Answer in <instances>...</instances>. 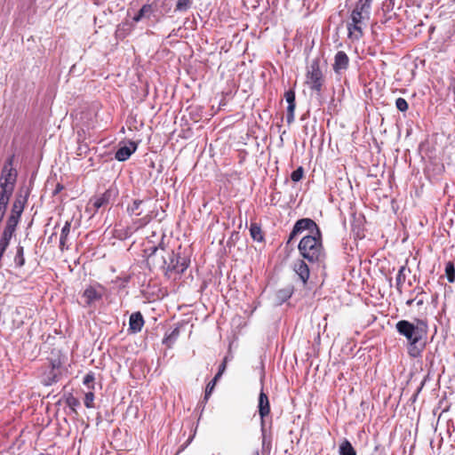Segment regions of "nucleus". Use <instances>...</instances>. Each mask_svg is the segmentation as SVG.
<instances>
[{"mask_svg": "<svg viewBox=\"0 0 455 455\" xmlns=\"http://www.w3.org/2000/svg\"><path fill=\"white\" fill-rule=\"evenodd\" d=\"M339 455H356L355 450L347 439L342 440L339 449Z\"/></svg>", "mask_w": 455, "mask_h": 455, "instance_id": "22", "label": "nucleus"}, {"mask_svg": "<svg viewBox=\"0 0 455 455\" xmlns=\"http://www.w3.org/2000/svg\"><path fill=\"white\" fill-rule=\"evenodd\" d=\"M190 0H178L175 7V11L185 12L190 8Z\"/></svg>", "mask_w": 455, "mask_h": 455, "instance_id": "31", "label": "nucleus"}, {"mask_svg": "<svg viewBox=\"0 0 455 455\" xmlns=\"http://www.w3.org/2000/svg\"><path fill=\"white\" fill-rule=\"evenodd\" d=\"M94 398H95V395H94V393L92 392V390H89L88 392H86L84 394V404L86 408H93L94 407Z\"/></svg>", "mask_w": 455, "mask_h": 455, "instance_id": "30", "label": "nucleus"}, {"mask_svg": "<svg viewBox=\"0 0 455 455\" xmlns=\"http://www.w3.org/2000/svg\"><path fill=\"white\" fill-rule=\"evenodd\" d=\"M298 235H299V234L294 232V228H293L291 232L290 233L287 243H290L295 238V236H297Z\"/></svg>", "mask_w": 455, "mask_h": 455, "instance_id": "40", "label": "nucleus"}, {"mask_svg": "<svg viewBox=\"0 0 455 455\" xmlns=\"http://www.w3.org/2000/svg\"><path fill=\"white\" fill-rule=\"evenodd\" d=\"M148 260L152 259L154 264L165 271L169 276L172 274H182L188 267L189 260L186 257H180L174 251H167L161 243L158 246H151L147 249Z\"/></svg>", "mask_w": 455, "mask_h": 455, "instance_id": "1", "label": "nucleus"}, {"mask_svg": "<svg viewBox=\"0 0 455 455\" xmlns=\"http://www.w3.org/2000/svg\"><path fill=\"white\" fill-rule=\"evenodd\" d=\"M28 195H29V191L28 189L24 191V194H23L22 190H20L18 193L16 199L12 207V212L21 215V213L24 210L25 204L28 201Z\"/></svg>", "mask_w": 455, "mask_h": 455, "instance_id": "16", "label": "nucleus"}, {"mask_svg": "<svg viewBox=\"0 0 455 455\" xmlns=\"http://www.w3.org/2000/svg\"><path fill=\"white\" fill-rule=\"evenodd\" d=\"M70 228H71L70 221H66L65 225L63 226V228L61 229L60 237V249L61 251H64L66 248V243H67L68 236L70 233Z\"/></svg>", "mask_w": 455, "mask_h": 455, "instance_id": "21", "label": "nucleus"}, {"mask_svg": "<svg viewBox=\"0 0 455 455\" xmlns=\"http://www.w3.org/2000/svg\"><path fill=\"white\" fill-rule=\"evenodd\" d=\"M50 370H49V372L46 373L44 372V378H43V383L45 385V386H51L52 384L57 382V374H56V365L54 363H50Z\"/></svg>", "mask_w": 455, "mask_h": 455, "instance_id": "19", "label": "nucleus"}, {"mask_svg": "<svg viewBox=\"0 0 455 455\" xmlns=\"http://www.w3.org/2000/svg\"><path fill=\"white\" fill-rule=\"evenodd\" d=\"M258 410L261 419V427L270 424L267 420L270 414V403L267 394L263 391V388H261L259 395Z\"/></svg>", "mask_w": 455, "mask_h": 455, "instance_id": "10", "label": "nucleus"}, {"mask_svg": "<svg viewBox=\"0 0 455 455\" xmlns=\"http://www.w3.org/2000/svg\"><path fill=\"white\" fill-rule=\"evenodd\" d=\"M407 273H410V269L406 268L405 266H402L396 275V289L399 292H402L403 284L404 283Z\"/></svg>", "mask_w": 455, "mask_h": 455, "instance_id": "20", "label": "nucleus"}, {"mask_svg": "<svg viewBox=\"0 0 455 455\" xmlns=\"http://www.w3.org/2000/svg\"><path fill=\"white\" fill-rule=\"evenodd\" d=\"M293 270L299 275L301 282L306 284L310 275L308 265L303 259H298L294 262Z\"/></svg>", "mask_w": 455, "mask_h": 455, "instance_id": "14", "label": "nucleus"}, {"mask_svg": "<svg viewBox=\"0 0 455 455\" xmlns=\"http://www.w3.org/2000/svg\"><path fill=\"white\" fill-rule=\"evenodd\" d=\"M227 363H228V356H225L224 359H223V362L219 366V371L216 373L215 377H217L219 379L221 378V376L223 375V373L226 371Z\"/></svg>", "mask_w": 455, "mask_h": 455, "instance_id": "38", "label": "nucleus"}, {"mask_svg": "<svg viewBox=\"0 0 455 455\" xmlns=\"http://www.w3.org/2000/svg\"><path fill=\"white\" fill-rule=\"evenodd\" d=\"M395 107L401 112H405L409 108L407 101L403 98H398L395 100Z\"/></svg>", "mask_w": 455, "mask_h": 455, "instance_id": "36", "label": "nucleus"}, {"mask_svg": "<svg viewBox=\"0 0 455 455\" xmlns=\"http://www.w3.org/2000/svg\"><path fill=\"white\" fill-rule=\"evenodd\" d=\"M179 335L180 329L175 328L168 335L164 337V339H163V343L166 345V347H171L173 345V343L177 340Z\"/></svg>", "mask_w": 455, "mask_h": 455, "instance_id": "25", "label": "nucleus"}, {"mask_svg": "<svg viewBox=\"0 0 455 455\" xmlns=\"http://www.w3.org/2000/svg\"><path fill=\"white\" fill-rule=\"evenodd\" d=\"M423 348L424 345H422L420 347H418V343L410 344L409 355L412 357H417L420 355Z\"/></svg>", "mask_w": 455, "mask_h": 455, "instance_id": "33", "label": "nucleus"}, {"mask_svg": "<svg viewBox=\"0 0 455 455\" xmlns=\"http://www.w3.org/2000/svg\"><path fill=\"white\" fill-rule=\"evenodd\" d=\"M83 298H84L86 305L91 306L95 301L101 299L102 292L92 286H89L84 290Z\"/></svg>", "mask_w": 455, "mask_h": 455, "instance_id": "17", "label": "nucleus"}, {"mask_svg": "<svg viewBox=\"0 0 455 455\" xmlns=\"http://www.w3.org/2000/svg\"><path fill=\"white\" fill-rule=\"evenodd\" d=\"M296 108V103H291L287 107L286 121L288 124H291L294 121V112Z\"/></svg>", "mask_w": 455, "mask_h": 455, "instance_id": "32", "label": "nucleus"}, {"mask_svg": "<svg viewBox=\"0 0 455 455\" xmlns=\"http://www.w3.org/2000/svg\"><path fill=\"white\" fill-rule=\"evenodd\" d=\"M390 1V4H392V5H394V1L395 0H389Z\"/></svg>", "mask_w": 455, "mask_h": 455, "instance_id": "47", "label": "nucleus"}, {"mask_svg": "<svg viewBox=\"0 0 455 455\" xmlns=\"http://www.w3.org/2000/svg\"><path fill=\"white\" fill-rule=\"evenodd\" d=\"M284 99L288 105L291 103H296L295 102V92L293 90H288L284 93Z\"/></svg>", "mask_w": 455, "mask_h": 455, "instance_id": "37", "label": "nucleus"}, {"mask_svg": "<svg viewBox=\"0 0 455 455\" xmlns=\"http://www.w3.org/2000/svg\"><path fill=\"white\" fill-rule=\"evenodd\" d=\"M94 380L95 375L92 371H90L84 377L83 383L89 390H92L94 389Z\"/></svg>", "mask_w": 455, "mask_h": 455, "instance_id": "29", "label": "nucleus"}, {"mask_svg": "<svg viewBox=\"0 0 455 455\" xmlns=\"http://www.w3.org/2000/svg\"><path fill=\"white\" fill-rule=\"evenodd\" d=\"M324 83V76L320 68L319 58L314 59L307 67L306 74V84L312 91L320 92Z\"/></svg>", "mask_w": 455, "mask_h": 455, "instance_id": "7", "label": "nucleus"}, {"mask_svg": "<svg viewBox=\"0 0 455 455\" xmlns=\"http://www.w3.org/2000/svg\"><path fill=\"white\" fill-rule=\"evenodd\" d=\"M219 379V378L214 376V378L207 384L204 395L205 399H207L209 395H211Z\"/></svg>", "mask_w": 455, "mask_h": 455, "instance_id": "34", "label": "nucleus"}, {"mask_svg": "<svg viewBox=\"0 0 455 455\" xmlns=\"http://www.w3.org/2000/svg\"><path fill=\"white\" fill-rule=\"evenodd\" d=\"M349 58L343 51H339L334 57V63L332 65L335 73L339 74L341 71L348 68Z\"/></svg>", "mask_w": 455, "mask_h": 455, "instance_id": "12", "label": "nucleus"}, {"mask_svg": "<svg viewBox=\"0 0 455 455\" xmlns=\"http://www.w3.org/2000/svg\"><path fill=\"white\" fill-rule=\"evenodd\" d=\"M88 149V147L86 145H81L78 147L77 150L79 151L78 152V155H82L83 153H86Z\"/></svg>", "mask_w": 455, "mask_h": 455, "instance_id": "41", "label": "nucleus"}, {"mask_svg": "<svg viewBox=\"0 0 455 455\" xmlns=\"http://www.w3.org/2000/svg\"><path fill=\"white\" fill-rule=\"evenodd\" d=\"M445 275L449 283H453L455 282V266L452 261H448L446 263Z\"/></svg>", "mask_w": 455, "mask_h": 455, "instance_id": "28", "label": "nucleus"}, {"mask_svg": "<svg viewBox=\"0 0 455 455\" xmlns=\"http://www.w3.org/2000/svg\"><path fill=\"white\" fill-rule=\"evenodd\" d=\"M62 188H63V186H61L60 184H58L53 194L54 195L58 194Z\"/></svg>", "mask_w": 455, "mask_h": 455, "instance_id": "43", "label": "nucleus"}, {"mask_svg": "<svg viewBox=\"0 0 455 455\" xmlns=\"http://www.w3.org/2000/svg\"><path fill=\"white\" fill-rule=\"evenodd\" d=\"M157 10V2L153 0L143 4L138 13L132 18L133 21L139 22L143 19H149L154 12Z\"/></svg>", "mask_w": 455, "mask_h": 455, "instance_id": "11", "label": "nucleus"}, {"mask_svg": "<svg viewBox=\"0 0 455 455\" xmlns=\"http://www.w3.org/2000/svg\"><path fill=\"white\" fill-rule=\"evenodd\" d=\"M151 199L146 197L144 199H134L131 204L127 206V212L131 216H141V218L133 221L136 229L147 226L155 217L153 211L149 209Z\"/></svg>", "mask_w": 455, "mask_h": 455, "instance_id": "4", "label": "nucleus"}, {"mask_svg": "<svg viewBox=\"0 0 455 455\" xmlns=\"http://www.w3.org/2000/svg\"><path fill=\"white\" fill-rule=\"evenodd\" d=\"M144 325V319L140 312L132 313L130 316L129 330L132 332H139Z\"/></svg>", "mask_w": 455, "mask_h": 455, "instance_id": "18", "label": "nucleus"}, {"mask_svg": "<svg viewBox=\"0 0 455 455\" xmlns=\"http://www.w3.org/2000/svg\"><path fill=\"white\" fill-rule=\"evenodd\" d=\"M10 241H11V238L1 234V235H0V268L3 267L2 259L10 244Z\"/></svg>", "mask_w": 455, "mask_h": 455, "instance_id": "27", "label": "nucleus"}, {"mask_svg": "<svg viewBox=\"0 0 455 455\" xmlns=\"http://www.w3.org/2000/svg\"><path fill=\"white\" fill-rule=\"evenodd\" d=\"M423 293H425L424 290H423V289H420V291H419V294H423Z\"/></svg>", "mask_w": 455, "mask_h": 455, "instance_id": "45", "label": "nucleus"}, {"mask_svg": "<svg viewBox=\"0 0 455 455\" xmlns=\"http://www.w3.org/2000/svg\"><path fill=\"white\" fill-rule=\"evenodd\" d=\"M397 331L404 336L410 344L419 343L424 335L427 334V325L422 320H417V325H414L407 320L399 321L396 325Z\"/></svg>", "mask_w": 455, "mask_h": 455, "instance_id": "5", "label": "nucleus"}, {"mask_svg": "<svg viewBox=\"0 0 455 455\" xmlns=\"http://www.w3.org/2000/svg\"><path fill=\"white\" fill-rule=\"evenodd\" d=\"M250 234L251 238L257 242H262L264 239L260 227L256 223H251L250 227Z\"/></svg>", "mask_w": 455, "mask_h": 455, "instance_id": "24", "label": "nucleus"}, {"mask_svg": "<svg viewBox=\"0 0 455 455\" xmlns=\"http://www.w3.org/2000/svg\"><path fill=\"white\" fill-rule=\"evenodd\" d=\"M12 164L13 156L9 157L4 163L0 177V193L11 196L17 180V171L12 167Z\"/></svg>", "mask_w": 455, "mask_h": 455, "instance_id": "6", "label": "nucleus"}, {"mask_svg": "<svg viewBox=\"0 0 455 455\" xmlns=\"http://www.w3.org/2000/svg\"><path fill=\"white\" fill-rule=\"evenodd\" d=\"M416 299H417V297H416V298H414V299H408V300L406 301V305H407L408 307H411V306L412 305V303H413Z\"/></svg>", "mask_w": 455, "mask_h": 455, "instance_id": "44", "label": "nucleus"}, {"mask_svg": "<svg viewBox=\"0 0 455 455\" xmlns=\"http://www.w3.org/2000/svg\"><path fill=\"white\" fill-rule=\"evenodd\" d=\"M137 149V143L130 141L129 145H124L117 149L115 157L120 162L126 161Z\"/></svg>", "mask_w": 455, "mask_h": 455, "instance_id": "15", "label": "nucleus"}, {"mask_svg": "<svg viewBox=\"0 0 455 455\" xmlns=\"http://www.w3.org/2000/svg\"><path fill=\"white\" fill-rule=\"evenodd\" d=\"M67 404L71 407V408H75V407H77L80 405V402L79 400L73 396V395H69L68 398H67Z\"/></svg>", "mask_w": 455, "mask_h": 455, "instance_id": "39", "label": "nucleus"}, {"mask_svg": "<svg viewBox=\"0 0 455 455\" xmlns=\"http://www.w3.org/2000/svg\"><path fill=\"white\" fill-rule=\"evenodd\" d=\"M418 307H421L424 305L425 301L423 299H418L415 300Z\"/></svg>", "mask_w": 455, "mask_h": 455, "instance_id": "42", "label": "nucleus"}, {"mask_svg": "<svg viewBox=\"0 0 455 455\" xmlns=\"http://www.w3.org/2000/svg\"><path fill=\"white\" fill-rule=\"evenodd\" d=\"M251 455H259L258 451H254Z\"/></svg>", "mask_w": 455, "mask_h": 455, "instance_id": "46", "label": "nucleus"}, {"mask_svg": "<svg viewBox=\"0 0 455 455\" xmlns=\"http://www.w3.org/2000/svg\"><path fill=\"white\" fill-rule=\"evenodd\" d=\"M20 216L21 215L11 212V214L6 220L5 227L1 234L12 239L15 233L16 227L19 223Z\"/></svg>", "mask_w": 455, "mask_h": 455, "instance_id": "13", "label": "nucleus"}, {"mask_svg": "<svg viewBox=\"0 0 455 455\" xmlns=\"http://www.w3.org/2000/svg\"><path fill=\"white\" fill-rule=\"evenodd\" d=\"M14 263L18 267H21L25 264L24 247L20 244L16 248V255L14 257Z\"/></svg>", "mask_w": 455, "mask_h": 455, "instance_id": "26", "label": "nucleus"}, {"mask_svg": "<svg viewBox=\"0 0 455 455\" xmlns=\"http://www.w3.org/2000/svg\"><path fill=\"white\" fill-rule=\"evenodd\" d=\"M294 232L301 234L303 231L307 230L309 232V235H316L317 236L320 235V233H322L321 229L315 223V221L309 218H303L298 220L294 226Z\"/></svg>", "mask_w": 455, "mask_h": 455, "instance_id": "9", "label": "nucleus"}, {"mask_svg": "<svg viewBox=\"0 0 455 455\" xmlns=\"http://www.w3.org/2000/svg\"><path fill=\"white\" fill-rule=\"evenodd\" d=\"M303 173H304V171H303L302 167L297 168L291 174V180L294 182L299 181L303 177Z\"/></svg>", "mask_w": 455, "mask_h": 455, "instance_id": "35", "label": "nucleus"}, {"mask_svg": "<svg viewBox=\"0 0 455 455\" xmlns=\"http://www.w3.org/2000/svg\"><path fill=\"white\" fill-rule=\"evenodd\" d=\"M118 196V189L115 186H110L104 193L93 196L87 204V210L98 212L100 208H105L114 203Z\"/></svg>", "mask_w": 455, "mask_h": 455, "instance_id": "8", "label": "nucleus"}, {"mask_svg": "<svg viewBox=\"0 0 455 455\" xmlns=\"http://www.w3.org/2000/svg\"><path fill=\"white\" fill-rule=\"evenodd\" d=\"M298 250L300 256L309 263H318L325 258L323 245V235H307L301 238Z\"/></svg>", "mask_w": 455, "mask_h": 455, "instance_id": "3", "label": "nucleus"}, {"mask_svg": "<svg viewBox=\"0 0 455 455\" xmlns=\"http://www.w3.org/2000/svg\"><path fill=\"white\" fill-rule=\"evenodd\" d=\"M293 292V289L291 287L281 289L276 291V299L279 304H282L285 302L287 299H289Z\"/></svg>", "mask_w": 455, "mask_h": 455, "instance_id": "23", "label": "nucleus"}, {"mask_svg": "<svg viewBox=\"0 0 455 455\" xmlns=\"http://www.w3.org/2000/svg\"><path fill=\"white\" fill-rule=\"evenodd\" d=\"M371 1L358 0L351 12L350 19L347 23V36L350 39L359 40L363 36V28L370 20Z\"/></svg>", "mask_w": 455, "mask_h": 455, "instance_id": "2", "label": "nucleus"}]
</instances>
